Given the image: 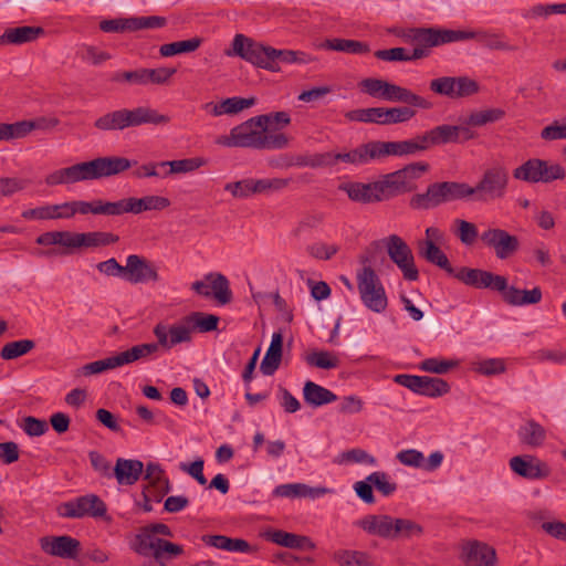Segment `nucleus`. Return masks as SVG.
I'll return each instance as SVG.
<instances>
[{"instance_id": "obj_42", "label": "nucleus", "mask_w": 566, "mask_h": 566, "mask_svg": "<svg viewBox=\"0 0 566 566\" xmlns=\"http://www.w3.org/2000/svg\"><path fill=\"white\" fill-rule=\"evenodd\" d=\"M206 280L210 282L214 298L222 305L232 301V292L228 279L221 273H210L206 275Z\"/></svg>"}, {"instance_id": "obj_21", "label": "nucleus", "mask_w": 566, "mask_h": 566, "mask_svg": "<svg viewBox=\"0 0 566 566\" xmlns=\"http://www.w3.org/2000/svg\"><path fill=\"white\" fill-rule=\"evenodd\" d=\"M218 323L219 317L217 315L192 312L172 325L176 331L184 333L186 338L182 343H190L192 339V332L195 329H198L201 333L212 332L218 328Z\"/></svg>"}, {"instance_id": "obj_52", "label": "nucleus", "mask_w": 566, "mask_h": 566, "mask_svg": "<svg viewBox=\"0 0 566 566\" xmlns=\"http://www.w3.org/2000/svg\"><path fill=\"white\" fill-rule=\"evenodd\" d=\"M60 241L57 251L61 255H70L75 252V250L83 248L82 242V232H72V231H60Z\"/></svg>"}, {"instance_id": "obj_12", "label": "nucleus", "mask_w": 566, "mask_h": 566, "mask_svg": "<svg viewBox=\"0 0 566 566\" xmlns=\"http://www.w3.org/2000/svg\"><path fill=\"white\" fill-rule=\"evenodd\" d=\"M429 170V165L423 161H417L405 166L394 172L382 177L386 190L389 197L399 193L409 192L416 189L415 181Z\"/></svg>"}, {"instance_id": "obj_55", "label": "nucleus", "mask_w": 566, "mask_h": 566, "mask_svg": "<svg viewBox=\"0 0 566 566\" xmlns=\"http://www.w3.org/2000/svg\"><path fill=\"white\" fill-rule=\"evenodd\" d=\"M127 213L126 198L118 201L95 200V214L117 217Z\"/></svg>"}, {"instance_id": "obj_8", "label": "nucleus", "mask_w": 566, "mask_h": 566, "mask_svg": "<svg viewBox=\"0 0 566 566\" xmlns=\"http://www.w3.org/2000/svg\"><path fill=\"white\" fill-rule=\"evenodd\" d=\"M357 287L364 305L375 312L382 313L388 306L385 287L375 270L365 265L357 273Z\"/></svg>"}, {"instance_id": "obj_31", "label": "nucleus", "mask_w": 566, "mask_h": 566, "mask_svg": "<svg viewBox=\"0 0 566 566\" xmlns=\"http://www.w3.org/2000/svg\"><path fill=\"white\" fill-rule=\"evenodd\" d=\"M268 539L277 545L293 549L313 551L316 547L315 543L308 536L289 533L281 530L269 533Z\"/></svg>"}, {"instance_id": "obj_17", "label": "nucleus", "mask_w": 566, "mask_h": 566, "mask_svg": "<svg viewBox=\"0 0 566 566\" xmlns=\"http://www.w3.org/2000/svg\"><path fill=\"white\" fill-rule=\"evenodd\" d=\"M451 275L463 284L474 289H491L499 292V290L505 286V276L494 274L486 270L462 266L458 271L453 270V274Z\"/></svg>"}, {"instance_id": "obj_59", "label": "nucleus", "mask_w": 566, "mask_h": 566, "mask_svg": "<svg viewBox=\"0 0 566 566\" xmlns=\"http://www.w3.org/2000/svg\"><path fill=\"white\" fill-rule=\"evenodd\" d=\"M144 83L163 85L177 72L175 67L143 69Z\"/></svg>"}, {"instance_id": "obj_22", "label": "nucleus", "mask_w": 566, "mask_h": 566, "mask_svg": "<svg viewBox=\"0 0 566 566\" xmlns=\"http://www.w3.org/2000/svg\"><path fill=\"white\" fill-rule=\"evenodd\" d=\"M40 545L46 554L69 559H76L81 551L80 541L69 535L42 537Z\"/></svg>"}, {"instance_id": "obj_53", "label": "nucleus", "mask_w": 566, "mask_h": 566, "mask_svg": "<svg viewBox=\"0 0 566 566\" xmlns=\"http://www.w3.org/2000/svg\"><path fill=\"white\" fill-rule=\"evenodd\" d=\"M122 367L118 354L88 363L82 367V374L85 376L101 374L103 371Z\"/></svg>"}, {"instance_id": "obj_5", "label": "nucleus", "mask_w": 566, "mask_h": 566, "mask_svg": "<svg viewBox=\"0 0 566 566\" xmlns=\"http://www.w3.org/2000/svg\"><path fill=\"white\" fill-rule=\"evenodd\" d=\"M360 90L369 96L392 103H401L420 109H431L433 104L426 97L411 90L375 77L364 78L359 83Z\"/></svg>"}, {"instance_id": "obj_36", "label": "nucleus", "mask_w": 566, "mask_h": 566, "mask_svg": "<svg viewBox=\"0 0 566 566\" xmlns=\"http://www.w3.org/2000/svg\"><path fill=\"white\" fill-rule=\"evenodd\" d=\"M303 398L304 401L313 408L337 400V396L333 391L311 380L304 384Z\"/></svg>"}, {"instance_id": "obj_44", "label": "nucleus", "mask_w": 566, "mask_h": 566, "mask_svg": "<svg viewBox=\"0 0 566 566\" xmlns=\"http://www.w3.org/2000/svg\"><path fill=\"white\" fill-rule=\"evenodd\" d=\"M271 53L273 55V64L275 67H280V62L285 64H308L316 61L314 56L303 51L277 50L273 48Z\"/></svg>"}, {"instance_id": "obj_37", "label": "nucleus", "mask_w": 566, "mask_h": 566, "mask_svg": "<svg viewBox=\"0 0 566 566\" xmlns=\"http://www.w3.org/2000/svg\"><path fill=\"white\" fill-rule=\"evenodd\" d=\"M517 436L522 443L532 448H537L545 442L546 430L542 424L530 419L518 428Z\"/></svg>"}, {"instance_id": "obj_27", "label": "nucleus", "mask_w": 566, "mask_h": 566, "mask_svg": "<svg viewBox=\"0 0 566 566\" xmlns=\"http://www.w3.org/2000/svg\"><path fill=\"white\" fill-rule=\"evenodd\" d=\"M144 471L140 460L118 458L113 468V476L119 485L135 484Z\"/></svg>"}, {"instance_id": "obj_50", "label": "nucleus", "mask_w": 566, "mask_h": 566, "mask_svg": "<svg viewBox=\"0 0 566 566\" xmlns=\"http://www.w3.org/2000/svg\"><path fill=\"white\" fill-rule=\"evenodd\" d=\"M447 202L470 199L472 201V188L467 182L442 181Z\"/></svg>"}, {"instance_id": "obj_47", "label": "nucleus", "mask_w": 566, "mask_h": 566, "mask_svg": "<svg viewBox=\"0 0 566 566\" xmlns=\"http://www.w3.org/2000/svg\"><path fill=\"white\" fill-rule=\"evenodd\" d=\"M35 347L33 339H19L9 342L0 350V357L4 360H13L27 355Z\"/></svg>"}, {"instance_id": "obj_9", "label": "nucleus", "mask_w": 566, "mask_h": 566, "mask_svg": "<svg viewBox=\"0 0 566 566\" xmlns=\"http://www.w3.org/2000/svg\"><path fill=\"white\" fill-rule=\"evenodd\" d=\"M271 50H273L272 46L264 45L243 34H237L232 41V53L228 52V54L238 55L258 67L280 72L281 67H275L273 64Z\"/></svg>"}, {"instance_id": "obj_49", "label": "nucleus", "mask_w": 566, "mask_h": 566, "mask_svg": "<svg viewBox=\"0 0 566 566\" xmlns=\"http://www.w3.org/2000/svg\"><path fill=\"white\" fill-rule=\"evenodd\" d=\"M505 111L502 108H488L475 111L470 114L467 119V125L470 126H483L489 123H495L503 119Z\"/></svg>"}, {"instance_id": "obj_11", "label": "nucleus", "mask_w": 566, "mask_h": 566, "mask_svg": "<svg viewBox=\"0 0 566 566\" xmlns=\"http://www.w3.org/2000/svg\"><path fill=\"white\" fill-rule=\"evenodd\" d=\"M513 177L532 184H548L554 180H563L566 177V170L560 164L532 158L515 168Z\"/></svg>"}, {"instance_id": "obj_46", "label": "nucleus", "mask_w": 566, "mask_h": 566, "mask_svg": "<svg viewBox=\"0 0 566 566\" xmlns=\"http://www.w3.org/2000/svg\"><path fill=\"white\" fill-rule=\"evenodd\" d=\"M202 41V38L195 36L188 40L163 44L159 49V53L165 57L182 53H191L200 48Z\"/></svg>"}, {"instance_id": "obj_18", "label": "nucleus", "mask_w": 566, "mask_h": 566, "mask_svg": "<svg viewBox=\"0 0 566 566\" xmlns=\"http://www.w3.org/2000/svg\"><path fill=\"white\" fill-rule=\"evenodd\" d=\"M376 142L379 159L388 156H413L430 149L424 133L421 135H416L415 137L406 140Z\"/></svg>"}, {"instance_id": "obj_4", "label": "nucleus", "mask_w": 566, "mask_h": 566, "mask_svg": "<svg viewBox=\"0 0 566 566\" xmlns=\"http://www.w3.org/2000/svg\"><path fill=\"white\" fill-rule=\"evenodd\" d=\"M169 122V116L159 114L156 109L147 106H138L133 109L120 108L108 112L94 122V127L102 132H112L144 124L166 125Z\"/></svg>"}, {"instance_id": "obj_58", "label": "nucleus", "mask_w": 566, "mask_h": 566, "mask_svg": "<svg viewBox=\"0 0 566 566\" xmlns=\"http://www.w3.org/2000/svg\"><path fill=\"white\" fill-rule=\"evenodd\" d=\"M367 481L373 483L376 490L384 496H389L397 490V484L389 481V476L386 472H373L367 476Z\"/></svg>"}, {"instance_id": "obj_16", "label": "nucleus", "mask_w": 566, "mask_h": 566, "mask_svg": "<svg viewBox=\"0 0 566 566\" xmlns=\"http://www.w3.org/2000/svg\"><path fill=\"white\" fill-rule=\"evenodd\" d=\"M339 190L346 192L350 200L359 203L379 202L390 198L382 179L369 184L345 182L339 186Z\"/></svg>"}, {"instance_id": "obj_57", "label": "nucleus", "mask_w": 566, "mask_h": 566, "mask_svg": "<svg viewBox=\"0 0 566 566\" xmlns=\"http://www.w3.org/2000/svg\"><path fill=\"white\" fill-rule=\"evenodd\" d=\"M458 365L459 361L453 359L427 358L421 361L420 369L427 373L442 375L455 368Z\"/></svg>"}, {"instance_id": "obj_40", "label": "nucleus", "mask_w": 566, "mask_h": 566, "mask_svg": "<svg viewBox=\"0 0 566 566\" xmlns=\"http://www.w3.org/2000/svg\"><path fill=\"white\" fill-rule=\"evenodd\" d=\"M160 539L161 538L156 537V535L150 532V527L146 525L135 535L130 548L140 556H153V553L157 549L156 542Z\"/></svg>"}, {"instance_id": "obj_61", "label": "nucleus", "mask_w": 566, "mask_h": 566, "mask_svg": "<svg viewBox=\"0 0 566 566\" xmlns=\"http://www.w3.org/2000/svg\"><path fill=\"white\" fill-rule=\"evenodd\" d=\"M224 190L231 192L235 198H247L255 195L254 179L247 178L235 182H229L224 186Z\"/></svg>"}, {"instance_id": "obj_33", "label": "nucleus", "mask_w": 566, "mask_h": 566, "mask_svg": "<svg viewBox=\"0 0 566 566\" xmlns=\"http://www.w3.org/2000/svg\"><path fill=\"white\" fill-rule=\"evenodd\" d=\"M418 253L427 262L444 270L448 274H453V268L449 262L447 254L432 240L419 242Z\"/></svg>"}, {"instance_id": "obj_28", "label": "nucleus", "mask_w": 566, "mask_h": 566, "mask_svg": "<svg viewBox=\"0 0 566 566\" xmlns=\"http://www.w3.org/2000/svg\"><path fill=\"white\" fill-rule=\"evenodd\" d=\"M45 33L42 27H17L8 28L3 34L0 35V44H14L20 45L35 41L39 36Z\"/></svg>"}, {"instance_id": "obj_39", "label": "nucleus", "mask_w": 566, "mask_h": 566, "mask_svg": "<svg viewBox=\"0 0 566 566\" xmlns=\"http://www.w3.org/2000/svg\"><path fill=\"white\" fill-rule=\"evenodd\" d=\"M21 217L27 220L67 219V212L65 210V202H63L24 210Z\"/></svg>"}, {"instance_id": "obj_20", "label": "nucleus", "mask_w": 566, "mask_h": 566, "mask_svg": "<svg viewBox=\"0 0 566 566\" xmlns=\"http://www.w3.org/2000/svg\"><path fill=\"white\" fill-rule=\"evenodd\" d=\"M125 280L133 284L158 282L157 266L146 258L130 254L126 259Z\"/></svg>"}, {"instance_id": "obj_35", "label": "nucleus", "mask_w": 566, "mask_h": 566, "mask_svg": "<svg viewBox=\"0 0 566 566\" xmlns=\"http://www.w3.org/2000/svg\"><path fill=\"white\" fill-rule=\"evenodd\" d=\"M255 104V97L243 98V97H229L223 99L221 103L214 104L212 102L205 104V109L211 113L213 116H220L223 114H237L245 108H249Z\"/></svg>"}, {"instance_id": "obj_30", "label": "nucleus", "mask_w": 566, "mask_h": 566, "mask_svg": "<svg viewBox=\"0 0 566 566\" xmlns=\"http://www.w3.org/2000/svg\"><path fill=\"white\" fill-rule=\"evenodd\" d=\"M283 354V336L281 333L272 335L271 344L263 357L260 369L265 376H272L280 367Z\"/></svg>"}, {"instance_id": "obj_10", "label": "nucleus", "mask_w": 566, "mask_h": 566, "mask_svg": "<svg viewBox=\"0 0 566 566\" xmlns=\"http://www.w3.org/2000/svg\"><path fill=\"white\" fill-rule=\"evenodd\" d=\"M381 244L386 248L389 259L402 272L405 280L417 281L419 279V271L415 264L412 251L402 238L390 234L380 241H374L371 247L377 249Z\"/></svg>"}, {"instance_id": "obj_62", "label": "nucleus", "mask_w": 566, "mask_h": 566, "mask_svg": "<svg viewBox=\"0 0 566 566\" xmlns=\"http://www.w3.org/2000/svg\"><path fill=\"white\" fill-rule=\"evenodd\" d=\"M480 90L479 83L468 76H457L454 87V98L469 97L476 94Z\"/></svg>"}, {"instance_id": "obj_56", "label": "nucleus", "mask_w": 566, "mask_h": 566, "mask_svg": "<svg viewBox=\"0 0 566 566\" xmlns=\"http://www.w3.org/2000/svg\"><path fill=\"white\" fill-rule=\"evenodd\" d=\"M454 224L457 226L454 233L461 243L464 245H472L476 241L479 232L474 223L463 219H455Z\"/></svg>"}, {"instance_id": "obj_43", "label": "nucleus", "mask_w": 566, "mask_h": 566, "mask_svg": "<svg viewBox=\"0 0 566 566\" xmlns=\"http://www.w3.org/2000/svg\"><path fill=\"white\" fill-rule=\"evenodd\" d=\"M429 148L446 144H455V125H439L424 132Z\"/></svg>"}, {"instance_id": "obj_15", "label": "nucleus", "mask_w": 566, "mask_h": 566, "mask_svg": "<svg viewBox=\"0 0 566 566\" xmlns=\"http://www.w3.org/2000/svg\"><path fill=\"white\" fill-rule=\"evenodd\" d=\"M394 380L418 395L432 398L441 397L450 391L449 384L442 378L400 374L396 375Z\"/></svg>"}, {"instance_id": "obj_13", "label": "nucleus", "mask_w": 566, "mask_h": 566, "mask_svg": "<svg viewBox=\"0 0 566 566\" xmlns=\"http://www.w3.org/2000/svg\"><path fill=\"white\" fill-rule=\"evenodd\" d=\"M57 513L66 518H82L84 516L98 518L106 515L107 506L98 495L86 494L62 503L57 507Z\"/></svg>"}, {"instance_id": "obj_1", "label": "nucleus", "mask_w": 566, "mask_h": 566, "mask_svg": "<svg viewBox=\"0 0 566 566\" xmlns=\"http://www.w3.org/2000/svg\"><path fill=\"white\" fill-rule=\"evenodd\" d=\"M137 165L136 160L120 156L97 157L70 167L57 169L45 177L48 186L76 184L119 175Z\"/></svg>"}, {"instance_id": "obj_34", "label": "nucleus", "mask_w": 566, "mask_h": 566, "mask_svg": "<svg viewBox=\"0 0 566 566\" xmlns=\"http://www.w3.org/2000/svg\"><path fill=\"white\" fill-rule=\"evenodd\" d=\"M201 539L206 545L228 552H256V548L252 547L249 542L243 538H231L224 535H203Z\"/></svg>"}, {"instance_id": "obj_19", "label": "nucleus", "mask_w": 566, "mask_h": 566, "mask_svg": "<svg viewBox=\"0 0 566 566\" xmlns=\"http://www.w3.org/2000/svg\"><path fill=\"white\" fill-rule=\"evenodd\" d=\"M153 334L157 342L143 343L147 358L157 355L160 350L169 352L176 345L182 344V340L186 338L184 333L175 329L174 325L163 322L154 326Z\"/></svg>"}, {"instance_id": "obj_38", "label": "nucleus", "mask_w": 566, "mask_h": 566, "mask_svg": "<svg viewBox=\"0 0 566 566\" xmlns=\"http://www.w3.org/2000/svg\"><path fill=\"white\" fill-rule=\"evenodd\" d=\"M321 48L349 54H366L370 52V48L366 42L339 38L325 40Z\"/></svg>"}, {"instance_id": "obj_63", "label": "nucleus", "mask_w": 566, "mask_h": 566, "mask_svg": "<svg viewBox=\"0 0 566 566\" xmlns=\"http://www.w3.org/2000/svg\"><path fill=\"white\" fill-rule=\"evenodd\" d=\"M412 40L426 48L438 46L437 28H416L411 30Z\"/></svg>"}, {"instance_id": "obj_45", "label": "nucleus", "mask_w": 566, "mask_h": 566, "mask_svg": "<svg viewBox=\"0 0 566 566\" xmlns=\"http://www.w3.org/2000/svg\"><path fill=\"white\" fill-rule=\"evenodd\" d=\"M203 164V160L201 158H186V159H179V160H166V161H159V167L167 168L168 170H165L163 172V178H166L170 175L175 174H187L190 171H193L198 168H200Z\"/></svg>"}, {"instance_id": "obj_6", "label": "nucleus", "mask_w": 566, "mask_h": 566, "mask_svg": "<svg viewBox=\"0 0 566 566\" xmlns=\"http://www.w3.org/2000/svg\"><path fill=\"white\" fill-rule=\"evenodd\" d=\"M509 182V170L504 166L496 165L485 169L475 186H471L472 201L488 203L503 199Z\"/></svg>"}, {"instance_id": "obj_32", "label": "nucleus", "mask_w": 566, "mask_h": 566, "mask_svg": "<svg viewBox=\"0 0 566 566\" xmlns=\"http://www.w3.org/2000/svg\"><path fill=\"white\" fill-rule=\"evenodd\" d=\"M170 206V200L161 196H145L126 198L127 213L139 214L150 210H164Z\"/></svg>"}, {"instance_id": "obj_51", "label": "nucleus", "mask_w": 566, "mask_h": 566, "mask_svg": "<svg viewBox=\"0 0 566 566\" xmlns=\"http://www.w3.org/2000/svg\"><path fill=\"white\" fill-rule=\"evenodd\" d=\"M472 370L483 376H495L506 370L505 360L502 358H488L472 363Z\"/></svg>"}, {"instance_id": "obj_14", "label": "nucleus", "mask_w": 566, "mask_h": 566, "mask_svg": "<svg viewBox=\"0 0 566 566\" xmlns=\"http://www.w3.org/2000/svg\"><path fill=\"white\" fill-rule=\"evenodd\" d=\"M482 243L492 250L499 260L513 256L521 248L520 239L515 234L501 228H489L480 235Z\"/></svg>"}, {"instance_id": "obj_54", "label": "nucleus", "mask_w": 566, "mask_h": 566, "mask_svg": "<svg viewBox=\"0 0 566 566\" xmlns=\"http://www.w3.org/2000/svg\"><path fill=\"white\" fill-rule=\"evenodd\" d=\"M306 363L322 369H333L339 366V359L329 352L319 350L307 355Z\"/></svg>"}, {"instance_id": "obj_29", "label": "nucleus", "mask_w": 566, "mask_h": 566, "mask_svg": "<svg viewBox=\"0 0 566 566\" xmlns=\"http://www.w3.org/2000/svg\"><path fill=\"white\" fill-rule=\"evenodd\" d=\"M335 157L337 161H344L353 165L368 164L371 160L379 159L377 142L373 140L366 144H361L347 153H337Z\"/></svg>"}, {"instance_id": "obj_41", "label": "nucleus", "mask_w": 566, "mask_h": 566, "mask_svg": "<svg viewBox=\"0 0 566 566\" xmlns=\"http://www.w3.org/2000/svg\"><path fill=\"white\" fill-rule=\"evenodd\" d=\"M333 560L339 566H375L371 557L361 551L338 549L334 552Z\"/></svg>"}, {"instance_id": "obj_7", "label": "nucleus", "mask_w": 566, "mask_h": 566, "mask_svg": "<svg viewBox=\"0 0 566 566\" xmlns=\"http://www.w3.org/2000/svg\"><path fill=\"white\" fill-rule=\"evenodd\" d=\"M417 107L409 105L398 107H369L353 109L345 114L350 122L373 123L378 125L401 124L412 119Z\"/></svg>"}, {"instance_id": "obj_26", "label": "nucleus", "mask_w": 566, "mask_h": 566, "mask_svg": "<svg viewBox=\"0 0 566 566\" xmlns=\"http://www.w3.org/2000/svg\"><path fill=\"white\" fill-rule=\"evenodd\" d=\"M447 202L442 181L433 182L427 187L426 192L416 193L410 198L409 205L416 210H429Z\"/></svg>"}, {"instance_id": "obj_60", "label": "nucleus", "mask_w": 566, "mask_h": 566, "mask_svg": "<svg viewBox=\"0 0 566 566\" xmlns=\"http://www.w3.org/2000/svg\"><path fill=\"white\" fill-rule=\"evenodd\" d=\"M60 120L56 117H39L34 120H20L23 137L33 129L48 130L56 127Z\"/></svg>"}, {"instance_id": "obj_64", "label": "nucleus", "mask_w": 566, "mask_h": 566, "mask_svg": "<svg viewBox=\"0 0 566 566\" xmlns=\"http://www.w3.org/2000/svg\"><path fill=\"white\" fill-rule=\"evenodd\" d=\"M541 138L544 140L566 139V118L563 122L554 120L541 130Z\"/></svg>"}, {"instance_id": "obj_23", "label": "nucleus", "mask_w": 566, "mask_h": 566, "mask_svg": "<svg viewBox=\"0 0 566 566\" xmlns=\"http://www.w3.org/2000/svg\"><path fill=\"white\" fill-rule=\"evenodd\" d=\"M510 468L517 475L530 480L545 479L551 474L548 464L533 455L511 458Z\"/></svg>"}, {"instance_id": "obj_25", "label": "nucleus", "mask_w": 566, "mask_h": 566, "mask_svg": "<svg viewBox=\"0 0 566 566\" xmlns=\"http://www.w3.org/2000/svg\"><path fill=\"white\" fill-rule=\"evenodd\" d=\"M502 300L511 306H524L537 304L542 301V290L535 286L532 290H520L515 286H509L507 279L505 277V286L499 290Z\"/></svg>"}, {"instance_id": "obj_24", "label": "nucleus", "mask_w": 566, "mask_h": 566, "mask_svg": "<svg viewBox=\"0 0 566 566\" xmlns=\"http://www.w3.org/2000/svg\"><path fill=\"white\" fill-rule=\"evenodd\" d=\"M461 558L465 566H495L496 553L485 543L469 541L462 545Z\"/></svg>"}, {"instance_id": "obj_48", "label": "nucleus", "mask_w": 566, "mask_h": 566, "mask_svg": "<svg viewBox=\"0 0 566 566\" xmlns=\"http://www.w3.org/2000/svg\"><path fill=\"white\" fill-rule=\"evenodd\" d=\"M83 248L106 247L119 241V237L112 232L92 231L82 232Z\"/></svg>"}, {"instance_id": "obj_2", "label": "nucleus", "mask_w": 566, "mask_h": 566, "mask_svg": "<svg viewBox=\"0 0 566 566\" xmlns=\"http://www.w3.org/2000/svg\"><path fill=\"white\" fill-rule=\"evenodd\" d=\"M216 143L224 147L283 149L289 138L282 133L269 132V116H254L233 127L229 135L218 137Z\"/></svg>"}, {"instance_id": "obj_3", "label": "nucleus", "mask_w": 566, "mask_h": 566, "mask_svg": "<svg viewBox=\"0 0 566 566\" xmlns=\"http://www.w3.org/2000/svg\"><path fill=\"white\" fill-rule=\"evenodd\" d=\"M369 535L387 541H410L423 534V527L410 520L388 514H369L356 522Z\"/></svg>"}]
</instances>
